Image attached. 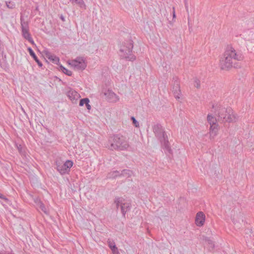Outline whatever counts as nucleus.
<instances>
[{"instance_id":"7ed1b4c3","label":"nucleus","mask_w":254,"mask_h":254,"mask_svg":"<svg viewBox=\"0 0 254 254\" xmlns=\"http://www.w3.org/2000/svg\"><path fill=\"white\" fill-rule=\"evenodd\" d=\"M152 129L155 136L160 141L165 153L168 156L172 155L173 152L170 145L168 136L161 125L160 124L154 125L152 127Z\"/></svg>"},{"instance_id":"0eeeda50","label":"nucleus","mask_w":254,"mask_h":254,"mask_svg":"<svg viewBox=\"0 0 254 254\" xmlns=\"http://www.w3.org/2000/svg\"><path fill=\"white\" fill-rule=\"evenodd\" d=\"M72 165V161L69 160H66L64 164L58 161L56 162V169L61 175L67 174Z\"/></svg>"},{"instance_id":"f8f14e48","label":"nucleus","mask_w":254,"mask_h":254,"mask_svg":"<svg viewBox=\"0 0 254 254\" xmlns=\"http://www.w3.org/2000/svg\"><path fill=\"white\" fill-rule=\"evenodd\" d=\"M103 93L106 100L110 102H116L119 100L117 95L111 90H106Z\"/></svg>"},{"instance_id":"7c9ffc66","label":"nucleus","mask_w":254,"mask_h":254,"mask_svg":"<svg viewBox=\"0 0 254 254\" xmlns=\"http://www.w3.org/2000/svg\"><path fill=\"white\" fill-rule=\"evenodd\" d=\"M60 18L63 21H65L64 17L62 14L60 15Z\"/></svg>"},{"instance_id":"2eb2a0df","label":"nucleus","mask_w":254,"mask_h":254,"mask_svg":"<svg viewBox=\"0 0 254 254\" xmlns=\"http://www.w3.org/2000/svg\"><path fill=\"white\" fill-rule=\"evenodd\" d=\"M66 95L72 102L77 100L79 97V94L76 91L72 89L69 90Z\"/></svg>"},{"instance_id":"f3484780","label":"nucleus","mask_w":254,"mask_h":254,"mask_svg":"<svg viewBox=\"0 0 254 254\" xmlns=\"http://www.w3.org/2000/svg\"><path fill=\"white\" fill-rule=\"evenodd\" d=\"M108 246L112 250L114 254H118V248L116 246L115 243L113 241H108Z\"/></svg>"},{"instance_id":"20e7f679","label":"nucleus","mask_w":254,"mask_h":254,"mask_svg":"<svg viewBox=\"0 0 254 254\" xmlns=\"http://www.w3.org/2000/svg\"><path fill=\"white\" fill-rule=\"evenodd\" d=\"M106 147L111 150L123 151L127 150L129 145L125 136L116 134L109 138Z\"/></svg>"},{"instance_id":"412c9836","label":"nucleus","mask_w":254,"mask_h":254,"mask_svg":"<svg viewBox=\"0 0 254 254\" xmlns=\"http://www.w3.org/2000/svg\"><path fill=\"white\" fill-rule=\"evenodd\" d=\"M205 242L208 245V249L209 251L212 250L214 248V244L212 240L207 238L205 239Z\"/></svg>"},{"instance_id":"a211bd4d","label":"nucleus","mask_w":254,"mask_h":254,"mask_svg":"<svg viewBox=\"0 0 254 254\" xmlns=\"http://www.w3.org/2000/svg\"><path fill=\"white\" fill-rule=\"evenodd\" d=\"M118 177H120V172L118 171H111L107 174V178L108 179H114Z\"/></svg>"},{"instance_id":"f257e3e1","label":"nucleus","mask_w":254,"mask_h":254,"mask_svg":"<svg viewBox=\"0 0 254 254\" xmlns=\"http://www.w3.org/2000/svg\"><path fill=\"white\" fill-rule=\"evenodd\" d=\"M223 59L220 61L222 69H228L232 67L238 68L240 66L238 63L243 59V56L240 51H236L233 47L228 46L223 55Z\"/></svg>"},{"instance_id":"aec40b11","label":"nucleus","mask_w":254,"mask_h":254,"mask_svg":"<svg viewBox=\"0 0 254 254\" xmlns=\"http://www.w3.org/2000/svg\"><path fill=\"white\" fill-rule=\"evenodd\" d=\"M59 69L61 70L63 72L68 76H71L72 72L70 70H68L64 66H63L62 64H59Z\"/></svg>"},{"instance_id":"b1692460","label":"nucleus","mask_w":254,"mask_h":254,"mask_svg":"<svg viewBox=\"0 0 254 254\" xmlns=\"http://www.w3.org/2000/svg\"><path fill=\"white\" fill-rule=\"evenodd\" d=\"M6 6L10 9H13L15 7V3L13 1H5Z\"/></svg>"},{"instance_id":"423d86ee","label":"nucleus","mask_w":254,"mask_h":254,"mask_svg":"<svg viewBox=\"0 0 254 254\" xmlns=\"http://www.w3.org/2000/svg\"><path fill=\"white\" fill-rule=\"evenodd\" d=\"M207 121L210 126L209 129L210 136L211 137L213 138L217 135L218 130V119L217 120L212 115L208 114Z\"/></svg>"},{"instance_id":"5701e85b","label":"nucleus","mask_w":254,"mask_h":254,"mask_svg":"<svg viewBox=\"0 0 254 254\" xmlns=\"http://www.w3.org/2000/svg\"><path fill=\"white\" fill-rule=\"evenodd\" d=\"M16 145L19 153L22 155H24L25 151L22 146L20 144L18 145L17 144Z\"/></svg>"},{"instance_id":"72a5a7b5","label":"nucleus","mask_w":254,"mask_h":254,"mask_svg":"<svg viewBox=\"0 0 254 254\" xmlns=\"http://www.w3.org/2000/svg\"><path fill=\"white\" fill-rule=\"evenodd\" d=\"M187 7L188 6H187V4H186V7L187 8Z\"/></svg>"},{"instance_id":"9d476101","label":"nucleus","mask_w":254,"mask_h":254,"mask_svg":"<svg viewBox=\"0 0 254 254\" xmlns=\"http://www.w3.org/2000/svg\"><path fill=\"white\" fill-rule=\"evenodd\" d=\"M70 64L77 70H83L87 66L85 59L80 57L72 60Z\"/></svg>"},{"instance_id":"c85d7f7f","label":"nucleus","mask_w":254,"mask_h":254,"mask_svg":"<svg viewBox=\"0 0 254 254\" xmlns=\"http://www.w3.org/2000/svg\"><path fill=\"white\" fill-rule=\"evenodd\" d=\"M89 102H87V103H86V104H85V106H86V107L87 109L88 110H90L91 109V106L89 105Z\"/></svg>"},{"instance_id":"39448f33","label":"nucleus","mask_w":254,"mask_h":254,"mask_svg":"<svg viewBox=\"0 0 254 254\" xmlns=\"http://www.w3.org/2000/svg\"><path fill=\"white\" fill-rule=\"evenodd\" d=\"M133 42L129 37L125 40L120 46L119 56L121 59H126L128 61H134L135 56L132 54Z\"/></svg>"},{"instance_id":"cd10ccee","label":"nucleus","mask_w":254,"mask_h":254,"mask_svg":"<svg viewBox=\"0 0 254 254\" xmlns=\"http://www.w3.org/2000/svg\"><path fill=\"white\" fill-rule=\"evenodd\" d=\"M40 208L43 212L46 213V208L44 204L41 202H40Z\"/></svg>"},{"instance_id":"4468645a","label":"nucleus","mask_w":254,"mask_h":254,"mask_svg":"<svg viewBox=\"0 0 254 254\" xmlns=\"http://www.w3.org/2000/svg\"><path fill=\"white\" fill-rule=\"evenodd\" d=\"M44 53L46 57L55 64H60V59L54 55H52L49 51L44 50Z\"/></svg>"},{"instance_id":"6ab92c4d","label":"nucleus","mask_w":254,"mask_h":254,"mask_svg":"<svg viewBox=\"0 0 254 254\" xmlns=\"http://www.w3.org/2000/svg\"><path fill=\"white\" fill-rule=\"evenodd\" d=\"M132 174L133 172L132 171L128 169H124L120 172V177L129 178L131 177Z\"/></svg>"},{"instance_id":"393cba45","label":"nucleus","mask_w":254,"mask_h":254,"mask_svg":"<svg viewBox=\"0 0 254 254\" xmlns=\"http://www.w3.org/2000/svg\"><path fill=\"white\" fill-rule=\"evenodd\" d=\"M87 102H89V99L87 98H83L80 100L79 106H83L84 104L85 105Z\"/></svg>"},{"instance_id":"c756f323","label":"nucleus","mask_w":254,"mask_h":254,"mask_svg":"<svg viewBox=\"0 0 254 254\" xmlns=\"http://www.w3.org/2000/svg\"><path fill=\"white\" fill-rule=\"evenodd\" d=\"M30 43H31L33 45H35L34 41H33L32 38H30L28 40Z\"/></svg>"},{"instance_id":"1a4fd4ad","label":"nucleus","mask_w":254,"mask_h":254,"mask_svg":"<svg viewBox=\"0 0 254 254\" xmlns=\"http://www.w3.org/2000/svg\"><path fill=\"white\" fill-rule=\"evenodd\" d=\"M20 24L22 35L24 39L28 40L32 38L29 32V24L27 21L24 20V18L22 16H20Z\"/></svg>"},{"instance_id":"4be33fe9","label":"nucleus","mask_w":254,"mask_h":254,"mask_svg":"<svg viewBox=\"0 0 254 254\" xmlns=\"http://www.w3.org/2000/svg\"><path fill=\"white\" fill-rule=\"evenodd\" d=\"M72 1L73 2H75L77 4L79 5L81 7H85V4L83 0H70Z\"/></svg>"},{"instance_id":"6e6552de","label":"nucleus","mask_w":254,"mask_h":254,"mask_svg":"<svg viewBox=\"0 0 254 254\" xmlns=\"http://www.w3.org/2000/svg\"><path fill=\"white\" fill-rule=\"evenodd\" d=\"M114 203L116 204L117 209L120 206L122 214L125 217L126 212L130 209V204L128 202H125V200L120 197H116Z\"/></svg>"},{"instance_id":"f03ea898","label":"nucleus","mask_w":254,"mask_h":254,"mask_svg":"<svg viewBox=\"0 0 254 254\" xmlns=\"http://www.w3.org/2000/svg\"><path fill=\"white\" fill-rule=\"evenodd\" d=\"M212 107L214 110L219 122L231 123L236 121V116L233 114L231 108H226L220 104L213 105Z\"/></svg>"},{"instance_id":"bb28decb","label":"nucleus","mask_w":254,"mask_h":254,"mask_svg":"<svg viewBox=\"0 0 254 254\" xmlns=\"http://www.w3.org/2000/svg\"><path fill=\"white\" fill-rule=\"evenodd\" d=\"M131 120L132 121V123H133V125L135 127H139V123L136 120L135 118L134 117H131Z\"/></svg>"},{"instance_id":"2f4dec72","label":"nucleus","mask_w":254,"mask_h":254,"mask_svg":"<svg viewBox=\"0 0 254 254\" xmlns=\"http://www.w3.org/2000/svg\"><path fill=\"white\" fill-rule=\"evenodd\" d=\"M0 198H4V196L1 193H0Z\"/></svg>"},{"instance_id":"ddd939ff","label":"nucleus","mask_w":254,"mask_h":254,"mask_svg":"<svg viewBox=\"0 0 254 254\" xmlns=\"http://www.w3.org/2000/svg\"><path fill=\"white\" fill-rule=\"evenodd\" d=\"M205 216L203 212H198L195 217V224L197 226H202L204 225Z\"/></svg>"},{"instance_id":"9b49d317","label":"nucleus","mask_w":254,"mask_h":254,"mask_svg":"<svg viewBox=\"0 0 254 254\" xmlns=\"http://www.w3.org/2000/svg\"><path fill=\"white\" fill-rule=\"evenodd\" d=\"M174 85L173 87L172 92L175 97L176 99H179V95L181 94V90L180 87L179 81H178V79L177 77H174L173 78Z\"/></svg>"},{"instance_id":"dca6fc26","label":"nucleus","mask_w":254,"mask_h":254,"mask_svg":"<svg viewBox=\"0 0 254 254\" xmlns=\"http://www.w3.org/2000/svg\"><path fill=\"white\" fill-rule=\"evenodd\" d=\"M27 50L29 52L30 55L34 59L35 62L37 63L39 66L42 67L43 65L42 63L38 59L33 50L30 47H28L27 48Z\"/></svg>"},{"instance_id":"a878e982","label":"nucleus","mask_w":254,"mask_h":254,"mask_svg":"<svg viewBox=\"0 0 254 254\" xmlns=\"http://www.w3.org/2000/svg\"><path fill=\"white\" fill-rule=\"evenodd\" d=\"M194 86L197 88H199L200 87V81L198 79H195L194 81Z\"/></svg>"},{"instance_id":"473e14b6","label":"nucleus","mask_w":254,"mask_h":254,"mask_svg":"<svg viewBox=\"0 0 254 254\" xmlns=\"http://www.w3.org/2000/svg\"><path fill=\"white\" fill-rule=\"evenodd\" d=\"M175 10L174 8H173V17H175Z\"/></svg>"}]
</instances>
